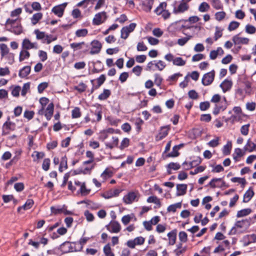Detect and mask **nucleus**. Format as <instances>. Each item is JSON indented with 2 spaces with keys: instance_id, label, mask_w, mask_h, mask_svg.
I'll return each mask as SVG.
<instances>
[{
  "instance_id": "nucleus-24",
  "label": "nucleus",
  "mask_w": 256,
  "mask_h": 256,
  "mask_svg": "<svg viewBox=\"0 0 256 256\" xmlns=\"http://www.w3.org/2000/svg\"><path fill=\"white\" fill-rule=\"evenodd\" d=\"M113 175L112 172L108 168H106L101 174L100 177L102 178V182H105L106 180L111 178Z\"/></svg>"
},
{
  "instance_id": "nucleus-25",
  "label": "nucleus",
  "mask_w": 256,
  "mask_h": 256,
  "mask_svg": "<svg viewBox=\"0 0 256 256\" xmlns=\"http://www.w3.org/2000/svg\"><path fill=\"white\" fill-rule=\"evenodd\" d=\"M30 53L28 50L22 48L20 52L19 61L21 62L27 60L30 58Z\"/></svg>"
},
{
  "instance_id": "nucleus-39",
  "label": "nucleus",
  "mask_w": 256,
  "mask_h": 256,
  "mask_svg": "<svg viewBox=\"0 0 256 256\" xmlns=\"http://www.w3.org/2000/svg\"><path fill=\"white\" fill-rule=\"evenodd\" d=\"M153 4H154L153 0H150L146 2L142 3V6H144V10L146 12H150L152 10Z\"/></svg>"
},
{
  "instance_id": "nucleus-8",
  "label": "nucleus",
  "mask_w": 256,
  "mask_h": 256,
  "mask_svg": "<svg viewBox=\"0 0 256 256\" xmlns=\"http://www.w3.org/2000/svg\"><path fill=\"white\" fill-rule=\"evenodd\" d=\"M136 26V24L131 23L128 26L123 27L121 30V38L124 40L126 39L129 34L134 30Z\"/></svg>"
},
{
  "instance_id": "nucleus-19",
  "label": "nucleus",
  "mask_w": 256,
  "mask_h": 256,
  "mask_svg": "<svg viewBox=\"0 0 256 256\" xmlns=\"http://www.w3.org/2000/svg\"><path fill=\"white\" fill-rule=\"evenodd\" d=\"M244 150L246 152H252L256 150V144L252 142L250 139L247 140L246 144L244 148Z\"/></svg>"
},
{
  "instance_id": "nucleus-32",
  "label": "nucleus",
  "mask_w": 256,
  "mask_h": 256,
  "mask_svg": "<svg viewBox=\"0 0 256 256\" xmlns=\"http://www.w3.org/2000/svg\"><path fill=\"white\" fill-rule=\"evenodd\" d=\"M63 168H64V169H66L68 168L67 158L66 156H62L61 158L58 168L59 171L60 172H62Z\"/></svg>"
},
{
  "instance_id": "nucleus-22",
  "label": "nucleus",
  "mask_w": 256,
  "mask_h": 256,
  "mask_svg": "<svg viewBox=\"0 0 256 256\" xmlns=\"http://www.w3.org/2000/svg\"><path fill=\"white\" fill-rule=\"evenodd\" d=\"M232 85V82L226 79L220 84V87L222 88V91L225 92L231 88Z\"/></svg>"
},
{
  "instance_id": "nucleus-4",
  "label": "nucleus",
  "mask_w": 256,
  "mask_h": 256,
  "mask_svg": "<svg viewBox=\"0 0 256 256\" xmlns=\"http://www.w3.org/2000/svg\"><path fill=\"white\" fill-rule=\"evenodd\" d=\"M54 111V104L52 102L49 104L45 110L44 108H41L38 112L39 115L44 114L48 120H50L53 116Z\"/></svg>"
},
{
  "instance_id": "nucleus-6",
  "label": "nucleus",
  "mask_w": 256,
  "mask_h": 256,
  "mask_svg": "<svg viewBox=\"0 0 256 256\" xmlns=\"http://www.w3.org/2000/svg\"><path fill=\"white\" fill-rule=\"evenodd\" d=\"M215 76L214 70L205 74L202 78V83L204 86H210L213 82Z\"/></svg>"
},
{
  "instance_id": "nucleus-35",
  "label": "nucleus",
  "mask_w": 256,
  "mask_h": 256,
  "mask_svg": "<svg viewBox=\"0 0 256 256\" xmlns=\"http://www.w3.org/2000/svg\"><path fill=\"white\" fill-rule=\"evenodd\" d=\"M182 207V203L180 202L171 204L167 208V210L168 212H176L177 208H180Z\"/></svg>"
},
{
  "instance_id": "nucleus-20",
  "label": "nucleus",
  "mask_w": 256,
  "mask_h": 256,
  "mask_svg": "<svg viewBox=\"0 0 256 256\" xmlns=\"http://www.w3.org/2000/svg\"><path fill=\"white\" fill-rule=\"evenodd\" d=\"M187 185L186 184H178L176 185V196H183L186 194Z\"/></svg>"
},
{
  "instance_id": "nucleus-62",
  "label": "nucleus",
  "mask_w": 256,
  "mask_h": 256,
  "mask_svg": "<svg viewBox=\"0 0 256 256\" xmlns=\"http://www.w3.org/2000/svg\"><path fill=\"white\" fill-rule=\"evenodd\" d=\"M34 111L26 110L24 112V116L28 120H30L34 118Z\"/></svg>"
},
{
  "instance_id": "nucleus-45",
  "label": "nucleus",
  "mask_w": 256,
  "mask_h": 256,
  "mask_svg": "<svg viewBox=\"0 0 256 256\" xmlns=\"http://www.w3.org/2000/svg\"><path fill=\"white\" fill-rule=\"evenodd\" d=\"M37 40H44L46 34L44 32H40L39 30H36L34 31Z\"/></svg>"
},
{
  "instance_id": "nucleus-18",
  "label": "nucleus",
  "mask_w": 256,
  "mask_h": 256,
  "mask_svg": "<svg viewBox=\"0 0 256 256\" xmlns=\"http://www.w3.org/2000/svg\"><path fill=\"white\" fill-rule=\"evenodd\" d=\"M184 146L183 144H180L178 145H176L172 148V152L168 153L166 155L167 158L172 157L174 158L178 156L180 154L178 150Z\"/></svg>"
},
{
  "instance_id": "nucleus-63",
  "label": "nucleus",
  "mask_w": 256,
  "mask_h": 256,
  "mask_svg": "<svg viewBox=\"0 0 256 256\" xmlns=\"http://www.w3.org/2000/svg\"><path fill=\"white\" fill-rule=\"evenodd\" d=\"M210 106V102L208 101L202 102L200 104V108L202 111L207 110Z\"/></svg>"
},
{
  "instance_id": "nucleus-14",
  "label": "nucleus",
  "mask_w": 256,
  "mask_h": 256,
  "mask_svg": "<svg viewBox=\"0 0 256 256\" xmlns=\"http://www.w3.org/2000/svg\"><path fill=\"white\" fill-rule=\"evenodd\" d=\"M0 55L2 58L6 56L7 55H8L10 56H12V62L14 60V54L12 53H10V50L7 46V45L5 44H0Z\"/></svg>"
},
{
  "instance_id": "nucleus-50",
  "label": "nucleus",
  "mask_w": 256,
  "mask_h": 256,
  "mask_svg": "<svg viewBox=\"0 0 256 256\" xmlns=\"http://www.w3.org/2000/svg\"><path fill=\"white\" fill-rule=\"evenodd\" d=\"M48 86V83L47 82H43L40 84L38 86V90L40 94H42L44 90Z\"/></svg>"
},
{
  "instance_id": "nucleus-55",
  "label": "nucleus",
  "mask_w": 256,
  "mask_h": 256,
  "mask_svg": "<svg viewBox=\"0 0 256 256\" xmlns=\"http://www.w3.org/2000/svg\"><path fill=\"white\" fill-rule=\"evenodd\" d=\"M142 70V68L140 66H136L132 69V72L134 73L137 76H140Z\"/></svg>"
},
{
  "instance_id": "nucleus-21",
  "label": "nucleus",
  "mask_w": 256,
  "mask_h": 256,
  "mask_svg": "<svg viewBox=\"0 0 256 256\" xmlns=\"http://www.w3.org/2000/svg\"><path fill=\"white\" fill-rule=\"evenodd\" d=\"M120 192V190L118 189L111 190L103 194V197L106 199H108L112 197L117 196Z\"/></svg>"
},
{
  "instance_id": "nucleus-7",
  "label": "nucleus",
  "mask_w": 256,
  "mask_h": 256,
  "mask_svg": "<svg viewBox=\"0 0 256 256\" xmlns=\"http://www.w3.org/2000/svg\"><path fill=\"white\" fill-rule=\"evenodd\" d=\"M106 12H102L95 14L93 20L92 24L95 26H98L104 23L107 19Z\"/></svg>"
},
{
  "instance_id": "nucleus-61",
  "label": "nucleus",
  "mask_w": 256,
  "mask_h": 256,
  "mask_svg": "<svg viewBox=\"0 0 256 256\" xmlns=\"http://www.w3.org/2000/svg\"><path fill=\"white\" fill-rule=\"evenodd\" d=\"M38 54L42 62H44L48 59L47 53L44 50H40Z\"/></svg>"
},
{
  "instance_id": "nucleus-27",
  "label": "nucleus",
  "mask_w": 256,
  "mask_h": 256,
  "mask_svg": "<svg viewBox=\"0 0 256 256\" xmlns=\"http://www.w3.org/2000/svg\"><path fill=\"white\" fill-rule=\"evenodd\" d=\"M31 68L30 66H25L22 68L20 72L18 75L20 78H24L28 76L30 72Z\"/></svg>"
},
{
  "instance_id": "nucleus-12",
  "label": "nucleus",
  "mask_w": 256,
  "mask_h": 256,
  "mask_svg": "<svg viewBox=\"0 0 256 256\" xmlns=\"http://www.w3.org/2000/svg\"><path fill=\"white\" fill-rule=\"evenodd\" d=\"M225 182L222 180V178H214L208 183V186L212 188H222L225 186Z\"/></svg>"
},
{
  "instance_id": "nucleus-43",
  "label": "nucleus",
  "mask_w": 256,
  "mask_h": 256,
  "mask_svg": "<svg viewBox=\"0 0 256 256\" xmlns=\"http://www.w3.org/2000/svg\"><path fill=\"white\" fill-rule=\"evenodd\" d=\"M104 252L106 256H114V254L112 251V249L109 244L104 246Z\"/></svg>"
},
{
  "instance_id": "nucleus-23",
  "label": "nucleus",
  "mask_w": 256,
  "mask_h": 256,
  "mask_svg": "<svg viewBox=\"0 0 256 256\" xmlns=\"http://www.w3.org/2000/svg\"><path fill=\"white\" fill-rule=\"evenodd\" d=\"M168 244L170 245H174L176 243V230H174L168 234Z\"/></svg>"
},
{
  "instance_id": "nucleus-58",
  "label": "nucleus",
  "mask_w": 256,
  "mask_h": 256,
  "mask_svg": "<svg viewBox=\"0 0 256 256\" xmlns=\"http://www.w3.org/2000/svg\"><path fill=\"white\" fill-rule=\"evenodd\" d=\"M129 144H130V140L128 138H124L122 140L119 148L120 150H123L124 148H126L128 147Z\"/></svg>"
},
{
  "instance_id": "nucleus-30",
  "label": "nucleus",
  "mask_w": 256,
  "mask_h": 256,
  "mask_svg": "<svg viewBox=\"0 0 256 256\" xmlns=\"http://www.w3.org/2000/svg\"><path fill=\"white\" fill-rule=\"evenodd\" d=\"M111 94V92L110 90L104 89L103 92L100 94L98 98L100 100H106Z\"/></svg>"
},
{
  "instance_id": "nucleus-47",
  "label": "nucleus",
  "mask_w": 256,
  "mask_h": 256,
  "mask_svg": "<svg viewBox=\"0 0 256 256\" xmlns=\"http://www.w3.org/2000/svg\"><path fill=\"white\" fill-rule=\"evenodd\" d=\"M34 204V202L32 199L28 200L25 204L22 206V208H23V210H28L30 209Z\"/></svg>"
},
{
  "instance_id": "nucleus-34",
  "label": "nucleus",
  "mask_w": 256,
  "mask_h": 256,
  "mask_svg": "<svg viewBox=\"0 0 256 256\" xmlns=\"http://www.w3.org/2000/svg\"><path fill=\"white\" fill-rule=\"evenodd\" d=\"M252 212V210L250 208H244L240 210H238L236 214V216L238 218L243 217L246 216H248Z\"/></svg>"
},
{
  "instance_id": "nucleus-48",
  "label": "nucleus",
  "mask_w": 256,
  "mask_h": 256,
  "mask_svg": "<svg viewBox=\"0 0 256 256\" xmlns=\"http://www.w3.org/2000/svg\"><path fill=\"white\" fill-rule=\"evenodd\" d=\"M173 64L178 66H183L186 64V61L180 57H178L173 60Z\"/></svg>"
},
{
  "instance_id": "nucleus-42",
  "label": "nucleus",
  "mask_w": 256,
  "mask_h": 256,
  "mask_svg": "<svg viewBox=\"0 0 256 256\" xmlns=\"http://www.w3.org/2000/svg\"><path fill=\"white\" fill-rule=\"evenodd\" d=\"M226 16V13L224 11L216 12L214 14L215 19L218 22L223 20Z\"/></svg>"
},
{
  "instance_id": "nucleus-2",
  "label": "nucleus",
  "mask_w": 256,
  "mask_h": 256,
  "mask_svg": "<svg viewBox=\"0 0 256 256\" xmlns=\"http://www.w3.org/2000/svg\"><path fill=\"white\" fill-rule=\"evenodd\" d=\"M6 27L7 30L16 35H19L22 32V28L20 24V19H7L6 22Z\"/></svg>"
},
{
  "instance_id": "nucleus-46",
  "label": "nucleus",
  "mask_w": 256,
  "mask_h": 256,
  "mask_svg": "<svg viewBox=\"0 0 256 256\" xmlns=\"http://www.w3.org/2000/svg\"><path fill=\"white\" fill-rule=\"evenodd\" d=\"M154 82L155 84L158 87H160L163 79L161 76L158 74H154Z\"/></svg>"
},
{
  "instance_id": "nucleus-36",
  "label": "nucleus",
  "mask_w": 256,
  "mask_h": 256,
  "mask_svg": "<svg viewBox=\"0 0 256 256\" xmlns=\"http://www.w3.org/2000/svg\"><path fill=\"white\" fill-rule=\"evenodd\" d=\"M210 8V5L206 2H202L198 6V11L201 12H208Z\"/></svg>"
},
{
  "instance_id": "nucleus-31",
  "label": "nucleus",
  "mask_w": 256,
  "mask_h": 256,
  "mask_svg": "<svg viewBox=\"0 0 256 256\" xmlns=\"http://www.w3.org/2000/svg\"><path fill=\"white\" fill-rule=\"evenodd\" d=\"M226 108V104H216L213 110V114L214 115L218 114L220 110L224 111Z\"/></svg>"
},
{
  "instance_id": "nucleus-16",
  "label": "nucleus",
  "mask_w": 256,
  "mask_h": 256,
  "mask_svg": "<svg viewBox=\"0 0 256 256\" xmlns=\"http://www.w3.org/2000/svg\"><path fill=\"white\" fill-rule=\"evenodd\" d=\"M136 198V194L134 192H130L124 196V202L126 204H130L134 202Z\"/></svg>"
},
{
  "instance_id": "nucleus-52",
  "label": "nucleus",
  "mask_w": 256,
  "mask_h": 256,
  "mask_svg": "<svg viewBox=\"0 0 256 256\" xmlns=\"http://www.w3.org/2000/svg\"><path fill=\"white\" fill-rule=\"evenodd\" d=\"M50 158L44 159L42 164V169L45 171H48L50 168Z\"/></svg>"
},
{
  "instance_id": "nucleus-38",
  "label": "nucleus",
  "mask_w": 256,
  "mask_h": 256,
  "mask_svg": "<svg viewBox=\"0 0 256 256\" xmlns=\"http://www.w3.org/2000/svg\"><path fill=\"white\" fill-rule=\"evenodd\" d=\"M231 148H232V142H228L227 144L224 145L223 148V149H222L223 154L225 156L230 154V152Z\"/></svg>"
},
{
  "instance_id": "nucleus-17",
  "label": "nucleus",
  "mask_w": 256,
  "mask_h": 256,
  "mask_svg": "<svg viewBox=\"0 0 256 256\" xmlns=\"http://www.w3.org/2000/svg\"><path fill=\"white\" fill-rule=\"evenodd\" d=\"M232 40L234 44H246L249 42V39L246 38H241L238 35H236L233 36Z\"/></svg>"
},
{
  "instance_id": "nucleus-53",
  "label": "nucleus",
  "mask_w": 256,
  "mask_h": 256,
  "mask_svg": "<svg viewBox=\"0 0 256 256\" xmlns=\"http://www.w3.org/2000/svg\"><path fill=\"white\" fill-rule=\"evenodd\" d=\"M106 77L104 74H101L99 78H96L98 84L96 85V88H100L105 82Z\"/></svg>"
},
{
  "instance_id": "nucleus-5",
  "label": "nucleus",
  "mask_w": 256,
  "mask_h": 256,
  "mask_svg": "<svg viewBox=\"0 0 256 256\" xmlns=\"http://www.w3.org/2000/svg\"><path fill=\"white\" fill-rule=\"evenodd\" d=\"M16 128L14 122L10 121L8 118V120L4 124L2 127V135L5 136L10 134V131H14Z\"/></svg>"
},
{
  "instance_id": "nucleus-64",
  "label": "nucleus",
  "mask_w": 256,
  "mask_h": 256,
  "mask_svg": "<svg viewBox=\"0 0 256 256\" xmlns=\"http://www.w3.org/2000/svg\"><path fill=\"white\" fill-rule=\"evenodd\" d=\"M81 114L80 108L76 107L72 110V118H78L80 116Z\"/></svg>"
},
{
  "instance_id": "nucleus-1",
  "label": "nucleus",
  "mask_w": 256,
  "mask_h": 256,
  "mask_svg": "<svg viewBox=\"0 0 256 256\" xmlns=\"http://www.w3.org/2000/svg\"><path fill=\"white\" fill-rule=\"evenodd\" d=\"M250 224V219H244L236 221L230 230L228 234L235 235L245 232Z\"/></svg>"
},
{
  "instance_id": "nucleus-59",
  "label": "nucleus",
  "mask_w": 256,
  "mask_h": 256,
  "mask_svg": "<svg viewBox=\"0 0 256 256\" xmlns=\"http://www.w3.org/2000/svg\"><path fill=\"white\" fill-rule=\"evenodd\" d=\"M250 124L242 126L240 128V132L244 136H246L248 134Z\"/></svg>"
},
{
  "instance_id": "nucleus-40",
  "label": "nucleus",
  "mask_w": 256,
  "mask_h": 256,
  "mask_svg": "<svg viewBox=\"0 0 256 256\" xmlns=\"http://www.w3.org/2000/svg\"><path fill=\"white\" fill-rule=\"evenodd\" d=\"M84 44L85 42H84L78 43L74 42L70 44V46L74 51H76L82 49V46Z\"/></svg>"
},
{
  "instance_id": "nucleus-51",
  "label": "nucleus",
  "mask_w": 256,
  "mask_h": 256,
  "mask_svg": "<svg viewBox=\"0 0 256 256\" xmlns=\"http://www.w3.org/2000/svg\"><path fill=\"white\" fill-rule=\"evenodd\" d=\"M80 191L82 196H86L90 192V190H88L86 188V184L84 182L82 183L80 185Z\"/></svg>"
},
{
  "instance_id": "nucleus-60",
  "label": "nucleus",
  "mask_w": 256,
  "mask_h": 256,
  "mask_svg": "<svg viewBox=\"0 0 256 256\" xmlns=\"http://www.w3.org/2000/svg\"><path fill=\"white\" fill-rule=\"evenodd\" d=\"M30 84L29 82L24 84L22 90V92H21L22 96H26V94L30 90Z\"/></svg>"
},
{
  "instance_id": "nucleus-10",
  "label": "nucleus",
  "mask_w": 256,
  "mask_h": 256,
  "mask_svg": "<svg viewBox=\"0 0 256 256\" xmlns=\"http://www.w3.org/2000/svg\"><path fill=\"white\" fill-rule=\"evenodd\" d=\"M67 5L66 2L54 6L52 10V12L55 15L59 18H61L64 15L65 8Z\"/></svg>"
},
{
  "instance_id": "nucleus-33",
  "label": "nucleus",
  "mask_w": 256,
  "mask_h": 256,
  "mask_svg": "<svg viewBox=\"0 0 256 256\" xmlns=\"http://www.w3.org/2000/svg\"><path fill=\"white\" fill-rule=\"evenodd\" d=\"M167 4L165 2H162L154 10V12L158 14H160L164 11L165 10Z\"/></svg>"
},
{
  "instance_id": "nucleus-28",
  "label": "nucleus",
  "mask_w": 256,
  "mask_h": 256,
  "mask_svg": "<svg viewBox=\"0 0 256 256\" xmlns=\"http://www.w3.org/2000/svg\"><path fill=\"white\" fill-rule=\"evenodd\" d=\"M112 142H106L105 143L106 148L112 149L114 147L117 146L118 144V138L116 136L112 137Z\"/></svg>"
},
{
  "instance_id": "nucleus-11",
  "label": "nucleus",
  "mask_w": 256,
  "mask_h": 256,
  "mask_svg": "<svg viewBox=\"0 0 256 256\" xmlns=\"http://www.w3.org/2000/svg\"><path fill=\"white\" fill-rule=\"evenodd\" d=\"M106 227L107 230L111 233H118L121 229L120 225L116 221L111 222Z\"/></svg>"
},
{
  "instance_id": "nucleus-56",
  "label": "nucleus",
  "mask_w": 256,
  "mask_h": 256,
  "mask_svg": "<svg viewBox=\"0 0 256 256\" xmlns=\"http://www.w3.org/2000/svg\"><path fill=\"white\" fill-rule=\"evenodd\" d=\"M240 26V23L236 21H232L230 22L228 26L229 31H232L236 29Z\"/></svg>"
},
{
  "instance_id": "nucleus-37",
  "label": "nucleus",
  "mask_w": 256,
  "mask_h": 256,
  "mask_svg": "<svg viewBox=\"0 0 256 256\" xmlns=\"http://www.w3.org/2000/svg\"><path fill=\"white\" fill-rule=\"evenodd\" d=\"M212 6L216 10H222L223 5L220 0H211Z\"/></svg>"
},
{
  "instance_id": "nucleus-26",
  "label": "nucleus",
  "mask_w": 256,
  "mask_h": 256,
  "mask_svg": "<svg viewBox=\"0 0 256 256\" xmlns=\"http://www.w3.org/2000/svg\"><path fill=\"white\" fill-rule=\"evenodd\" d=\"M254 195V192L253 190L250 188L244 194L243 202H248Z\"/></svg>"
},
{
  "instance_id": "nucleus-44",
  "label": "nucleus",
  "mask_w": 256,
  "mask_h": 256,
  "mask_svg": "<svg viewBox=\"0 0 256 256\" xmlns=\"http://www.w3.org/2000/svg\"><path fill=\"white\" fill-rule=\"evenodd\" d=\"M192 38V36L188 35L186 37L178 39L177 43L178 45L183 46Z\"/></svg>"
},
{
  "instance_id": "nucleus-13",
  "label": "nucleus",
  "mask_w": 256,
  "mask_h": 256,
  "mask_svg": "<svg viewBox=\"0 0 256 256\" xmlns=\"http://www.w3.org/2000/svg\"><path fill=\"white\" fill-rule=\"evenodd\" d=\"M92 48L90 53L91 54H98L102 48V44L98 40H94L91 42Z\"/></svg>"
},
{
  "instance_id": "nucleus-3",
  "label": "nucleus",
  "mask_w": 256,
  "mask_h": 256,
  "mask_svg": "<svg viewBox=\"0 0 256 256\" xmlns=\"http://www.w3.org/2000/svg\"><path fill=\"white\" fill-rule=\"evenodd\" d=\"M190 0H181L179 2L178 6H176L178 2L175 0L172 4V6L174 7L172 12L174 14H178L184 13L187 11L190 8L188 2Z\"/></svg>"
},
{
  "instance_id": "nucleus-29",
  "label": "nucleus",
  "mask_w": 256,
  "mask_h": 256,
  "mask_svg": "<svg viewBox=\"0 0 256 256\" xmlns=\"http://www.w3.org/2000/svg\"><path fill=\"white\" fill-rule=\"evenodd\" d=\"M42 12L34 14L30 18L32 24L33 25H36L42 18Z\"/></svg>"
},
{
  "instance_id": "nucleus-54",
  "label": "nucleus",
  "mask_w": 256,
  "mask_h": 256,
  "mask_svg": "<svg viewBox=\"0 0 256 256\" xmlns=\"http://www.w3.org/2000/svg\"><path fill=\"white\" fill-rule=\"evenodd\" d=\"M246 32L248 34H254L256 32V28L250 24H247L246 26Z\"/></svg>"
},
{
  "instance_id": "nucleus-41",
  "label": "nucleus",
  "mask_w": 256,
  "mask_h": 256,
  "mask_svg": "<svg viewBox=\"0 0 256 256\" xmlns=\"http://www.w3.org/2000/svg\"><path fill=\"white\" fill-rule=\"evenodd\" d=\"M87 86L83 82H80L78 86L74 87V89L79 92L82 93L84 92L86 89Z\"/></svg>"
},
{
  "instance_id": "nucleus-57",
  "label": "nucleus",
  "mask_w": 256,
  "mask_h": 256,
  "mask_svg": "<svg viewBox=\"0 0 256 256\" xmlns=\"http://www.w3.org/2000/svg\"><path fill=\"white\" fill-rule=\"evenodd\" d=\"M179 240L182 242H186L188 240V235L185 232H180L178 234Z\"/></svg>"
},
{
  "instance_id": "nucleus-15",
  "label": "nucleus",
  "mask_w": 256,
  "mask_h": 256,
  "mask_svg": "<svg viewBox=\"0 0 256 256\" xmlns=\"http://www.w3.org/2000/svg\"><path fill=\"white\" fill-rule=\"evenodd\" d=\"M170 130V126H162L160 130L156 136V140H160L164 138L168 133V131Z\"/></svg>"
},
{
  "instance_id": "nucleus-49",
  "label": "nucleus",
  "mask_w": 256,
  "mask_h": 256,
  "mask_svg": "<svg viewBox=\"0 0 256 256\" xmlns=\"http://www.w3.org/2000/svg\"><path fill=\"white\" fill-rule=\"evenodd\" d=\"M88 31L86 28L80 29L76 32V35L78 37H84L88 34Z\"/></svg>"
},
{
  "instance_id": "nucleus-9",
  "label": "nucleus",
  "mask_w": 256,
  "mask_h": 256,
  "mask_svg": "<svg viewBox=\"0 0 256 256\" xmlns=\"http://www.w3.org/2000/svg\"><path fill=\"white\" fill-rule=\"evenodd\" d=\"M22 48L28 50L30 49L37 50L38 46L37 42H32L28 38H25L22 40Z\"/></svg>"
}]
</instances>
